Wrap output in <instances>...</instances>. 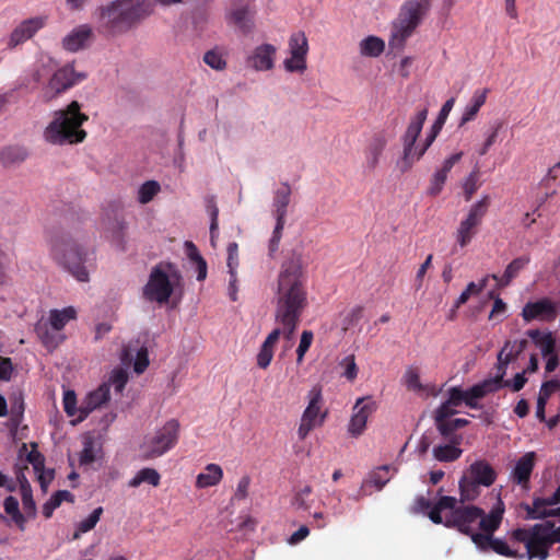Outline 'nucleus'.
Segmentation results:
<instances>
[{"label":"nucleus","instance_id":"1","mask_svg":"<svg viewBox=\"0 0 560 560\" xmlns=\"http://www.w3.org/2000/svg\"><path fill=\"white\" fill-rule=\"evenodd\" d=\"M307 305L302 254L293 250L281 265L276 292L275 320L283 328L285 340H292Z\"/></svg>","mask_w":560,"mask_h":560},{"label":"nucleus","instance_id":"2","mask_svg":"<svg viewBox=\"0 0 560 560\" xmlns=\"http://www.w3.org/2000/svg\"><path fill=\"white\" fill-rule=\"evenodd\" d=\"M88 120L89 116L82 112V105L72 101L65 108L52 113L51 120L43 131V138L54 145L81 143L86 138L82 126Z\"/></svg>","mask_w":560,"mask_h":560},{"label":"nucleus","instance_id":"3","mask_svg":"<svg viewBox=\"0 0 560 560\" xmlns=\"http://www.w3.org/2000/svg\"><path fill=\"white\" fill-rule=\"evenodd\" d=\"M510 539L514 542L524 544L526 559L547 560L549 550L556 542H560V526L546 521L535 524L528 528H515L510 533Z\"/></svg>","mask_w":560,"mask_h":560},{"label":"nucleus","instance_id":"4","mask_svg":"<svg viewBox=\"0 0 560 560\" xmlns=\"http://www.w3.org/2000/svg\"><path fill=\"white\" fill-rule=\"evenodd\" d=\"M183 291V276L178 268L170 262H161L152 268L148 282L142 289L143 299L148 302L166 304L170 299Z\"/></svg>","mask_w":560,"mask_h":560},{"label":"nucleus","instance_id":"5","mask_svg":"<svg viewBox=\"0 0 560 560\" xmlns=\"http://www.w3.org/2000/svg\"><path fill=\"white\" fill-rule=\"evenodd\" d=\"M504 512L505 505L499 495L497 503L489 512V520L487 524H485L486 530L482 535H475L472 542L482 552L493 551L503 557L524 559L526 558V552L520 553L517 550L510 548L505 540L494 537L495 530L501 526Z\"/></svg>","mask_w":560,"mask_h":560},{"label":"nucleus","instance_id":"6","mask_svg":"<svg viewBox=\"0 0 560 560\" xmlns=\"http://www.w3.org/2000/svg\"><path fill=\"white\" fill-rule=\"evenodd\" d=\"M75 318L77 310L73 306L52 308L46 317L38 320L35 331L44 346L52 350L65 340L66 336L62 330Z\"/></svg>","mask_w":560,"mask_h":560},{"label":"nucleus","instance_id":"7","mask_svg":"<svg viewBox=\"0 0 560 560\" xmlns=\"http://www.w3.org/2000/svg\"><path fill=\"white\" fill-rule=\"evenodd\" d=\"M120 361L124 366L114 369L104 384H108V388H114L116 395H120L128 382L127 368L132 364L133 371L141 374L149 365L148 350L140 346L138 341L129 342L124 347L120 353Z\"/></svg>","mask_w":560,"mask_h":560},{"label":"nucleus","instance_id":"8","mask_svg":"<svg viewBox=\"0 0 560 560\" xmlns=\"http://www.w3.org/2000/svg\"><path fill=\"white\" fill-rule=\"evenodd\" d=\"M489 520V513L476 505H454L451 512L446 514L444 526L457 529L459 533L469 536L482 535Z\"/></svg>","mask_w":560,"mask_h":560},{"label":"nucleus","instance_id":"9","mask_svg":"<svg viewBox=\"0 0 560 560\" xmlns=\"http://www.w3.org/2000/svg\"><path fill=\"white\" fill-rule=\"evenodd\" d=\"M54 259L80 282H88L90 273L84 266L86 250L70 238L57 241L51 248Z\"/></svg>","mask_w":560,"mask_h":560},{"label":"nucleus","instance_id":"10","mask_svg":"<svg viewBox=\"0 0 560 560\" xmlns=\"http://www.w3.org/2000/svg\"><path fill=\"white\" fill-rule=\"evenodd\" d=\"M96 27L107 34H119L136 26L120 0H112L97 7L93 12Z\"/></svg>","mask_w":560,"mask_h":560},{"label":"nucleus","instance_id":"11","mask_svg":"<svg viewBox=\"0 0 560 560\" xmlns=\"http://www.w3.org/2000/svg\"><path fill=\"white\" fill-rule=\"evenodd\" d=\"M425 14L420 4H418V0L406 1L393 24L389 45L397 48L404 47L406 39L411 36Z\"/></svg>","mask_w":560,"mask_h":560},{"label":"nucleus","instance_id":"12","mask_svg":"<svg viewBox=\"0 0 560 560\" xmlns=\"http://www.w3.org/2000/svg\"><path fill=\"white\" fill-rule=\"evenodd\" d=\"M179 423L172 419L144 438L141 454L144 458H156L172 450L178 440Z\"/></svg>","mask_w":560,"mask_h":560},{"label":"nucleus","instance_id":"13","mask_svg":"<svg viewBox=\"0 0 560 560\" xmlns=\"http://www.w3.org/2000/svg\"><path fill=\"white\" fill-rule=\"evenodd\" d=\"M323 395L319 386H314L308 392V404L302 413L301 422L298 429L300 440H305L312 430L320 427L326 417L327 411H322Z\"/></svg>","mask_w":560,"mask_h":560},{"label":"nucleus","instance_id":"14","mask_svg":"<svg viewBox=\"0 0 560 560\" xmlns=\"http://www.w3.org/2000/svg\"><path fill=\"white\" fill-rule=\"evenodd\" d=\"M86 78L84 72H78L71 65L58 69L45 86L42 97L44 102H50L63 92L80 83Z\"/></svg>","mask_w":560,"mask_h":560},{"label":"nucleus","instance_id":"15","mask_svg":"<svg viewBox=\"0 0 560 560\" xmlns=\"http://www.w3.org/2000/svg\"><path fill=\"white\" fill-rule=\"evenodd\" d=\"M490 206L489 196H483L479 201L471 206L467 217L462 220L456 232V241L460 247L467 246L477 234L483 217Z\"/></svg>","mask_w":560,"mask_h":560},{"label":"nucleus","instance_id":"16","mask_svg":"<svg viewBox=\"0 0 560 560\" xmlns=\"http://www.w3.org/2000/svg\"><path fill=\"white\" fill-rule=\"evenodd\" d=\"M291 188L289 184H282L277 189L273 198V212L276 217V226L272 232V236L269 242V252L272 255L279 248L280 240L282 237V231L285 223L287 208L290 202Z\"/></svg>","mask_w":560,"mask_h":560},{"label":"nucleus","instance_id":"17","mask_svg":"<svg viewBox=\"0 0 560 560\" xmlns=\"http://www.w3.org/2000/svg\"><path fill=\"white\" fill-rule=\"evenodd\" d=\"M290 58L283 61L288 72L302 73L306 70V56L308 52V40L304 32L293 33L289 38Z\"/></svg>","mask_w":560,"mask_h":560},{"label":"nucleus","instance_id":"18","mask_svg":"<svg viewBox=\"0 0 560 560\" xmlns=\"http://www.w3.org/2000/svg\"><path fill=\"white\" fill-rule=\"evenodd\" d=\"M22 467L32 465L37 480L40 485L42 490L45 492L54 479V471L51 469L44 468V457L36 450V445L32 444L31 450L26 444H23L19 451V463Z\"/></svg>","mask_w":560,"mask_h":560},{"label":"nucleus","instance_id":"19","mask_svg":"<svg viewBox=\"0 0 560 560\" xmlns=\"http://www.w3.org/2000/svg\"><path fill=\"white\" fill-rule=\"evenodd\" d=\"M47 15H36L21 21L11 32L8 47L13 49L33 38L47 24Z\"/></svg>","mask_w":560,"mask_h":560},{"label":"nucleus","instance_id":"20","mask_svg":"<svg viewBox=\"0 0 560 560\" xmlns=\"http://www.w3.org/2000/svg\"><path fill=\"white\" fill-rule=\"evenodd\" d=\"M376 410V404L371 397L359 398L353 408L348 424V432L351 436H360L365 428L369 417Z\"/></svg>","mask_w":560,"mask_h":560},{"label":"nucleus","instance_id":"21","mask_svg":"<svg viewBox=\"0 0 560 560\" xmlns=\"http://www.w3.org/2000/svg\"><path fill=\"white\" fill-rule=\"evenodd\" d=\"M228 287L226 292L231 301L237 300V293L240 290L237 268H238V246L236 243H230L228 248Z\"/></svg>","mask_w":560,"mask_h":560},{"label":"nucleus","instance_id":"22","mask_svg":"<svg viewBox=\"0 0 560 560\" xmlns=\"http://www.w3.org/2000/svg\"><path fill=\"white\" fill-rule=\"evenodd\" d=\"M434 142V136L433 135H427L425 139L420 143H415L410 147L409 155L407 156V149L404 147L402 150V156L397 162V166L401 173H406L416 162H418L427 152V150L432 145Z\"/></svg>","mask_w":560,"mask_h":560},{"label":"nucleus","instance_id":"23","mask_svg":"<svg viewBox=\"0 0 560 560\" xmlns=\"http://www.w3.org/2000/svg\"><path fill=\"white\" fill-rule=\"evenodd\" d=\"M465 475L469 477L470 480H474L483 487L492 486L497 479V471L485 459L474 462L468 467Z\"/></svg>","mask_w":560,"mask_h":560},{"label":"nucleus","instance_id":"24","mask_svg":"<svg viewBox=\"0 0 560 560\" xmlns=\"http://www.w3.org/2000/svg\"><path fill=\"white\" fill-rule=\"evenodd\" d=\"M522 316L526 322L537 318L550 320L556 316V308L550 300L542 299L536 302H528L522 311Z\"/></svg>","mask_w":560,"mask_h":560},{"label":"nucleus","instance_id":"25","mask_svg":"<svg viewBox=\"0 0 560 560\" xmlns=\"http://www.w3.org/2000/svg\"><path fill=\"white\" fill-rule=\"evenodd\" d=\"M92 37V28L88 24L74 27L62 39V46L68 51H78L88 46Z\"/></svg>","mask_w":560,"mask_h":560},{"label":"nucleus","instance_id":"26","mask_svg":"<svg viewBox=\"0 0 560 560\" xmlns=\"http://www.w3.org/2000/svg\"><path fill=\"white\" fill-rule=\"evenodd\" d=\"M135 25L154 13V0H120Z\"/></svg>","mask_w":560,"mask_h":560},{"label":"nucleus","instance_id":"27","mask_svg":"<svg viewBox=\"0 0 560 560\" xmlns=\"http://www.w3.org/2000/svg\"><path fill=\"white\" fill-rule=\"evenodd\" d=\"M276 54L277 48L271 44H262L256 47L249 58L252 67L257 71L271 70L275 66Z\"/></svg>","mask_w":560,"mask_h":560},{"label":"nucleus","instance_id":"28","mask_svg":"<svg viewBox=\"0 0 560 560\" xmlns=\"http://www.w3.org/2000/svg\"><path fill=\"white\" fill-rule=\"evenodd\" d=\"M281 335L283 336V328L280 326H277L276 328H273L270 331V334L267 336V338L262 342V345L259 349V352L257 354V358H256L257 366L259 369L265 370L270 365L271 360L273 358L276 345L278 343Z\"/></svg>","mask_w":560,"mask_h":560},{"label":"nucleus","instance_id":"29","mask_svg":"<svg viewBox=\"0 0 560 560\" xmlns=\"http://www.w3.org/2000/svg\"><path fill=\"white\" fill-rule=\"evenodd\" d=\"M535 466V453L528 452L523 455L517 462L512 471V480L522 486L524 489H528L529 479Z\"/></svg>","mask_w":560,"mask_h":560},{"label":"nucleus","instance_id":"30","mask_svg":"<svg viewBox=\"0 0 560 560\" xmlns=\"http://www.w3.org/2000/svg\"><path fill=\"white\" fill-rule=\"evenodd\" d=\"M428 116V109L423 108L419 110L409 121L405 133L401 137L402 147L407 149V156L410 152V147L413 145L423 128V124Z\"/></svg>","mask_w":560,"mask_h":560},{"label":"nucleus","instance_id":"31","mask_svg":"<svg viewBox=\"0 0 560 560\" xmlns=\"http://www.w3.org/2000/svg\"><path fill=\"white\" fill-rule=\"evenodd\" d=\"M387 144V139L382 132L373 135L365 150V163L369 170L373 171L378 165L381 155Z\"/></svg>","mask_w":560,"mask_h":560},{"label":"nucleus","instance_id":"32","mask_svg":"<svg viewBox=\"0 0 560 560\" xmlns=\"http://www.w3.org/2000/svg\"><path fill=\"white\" fill-rule=\"evenodd\" d=\"M223 479V469L218 464H208L196 476L195 487L208 489L218 486Z\"/></svg>","mask_w":560,"mask_h":560},{"label":"nucleus","instance_id":"33","mask_svg":"<svg viewBox=\"0 0 560 560\" xmlns=\"http://www.w3.org/2000/svg\"><path fill=\"white\" fill-rule=\"evenodd\" d=\"M439 433L447 442L462 443V434H457L456 431L468 425L469 421L464 418L448 419L441 422H434Z\"/></svg>","mask_w":560,"mask_h":560},{"label":"nucleus","instance_id":"34","mask_svg":"<svg viewBox=\"0 0 560 560\" xmlns=\"http://www.w3.org/2000/svg\"><path fill=\"white\" fill-rule=\"evenodd\" d=\"M108 384L100 385L95 390L90 392L83 399V416H89L93 410L102 407L110 399Z\"/></svg>","mask_w":560,"mask_h":560},{"label":"nucleus","instance_id":"35","mask_svg":"<svg viewBox=\"0 0 560 560\" xmlns=\"http://www.w3.org/2000/svg\"><path fill=\"white\" fill-rule=\"evenodd\" d=\"M225 20L229 26L243 30L245 27V0H228Z\"/></svg>","mask_w":560,"mask_h":560},{"label":"nucleus","instance_id":"36","mask_svg":"<svg viewBox=\"0 0 560 560\" xmlns=\"http://www.w3.org/2000/svg\"><path fill=\"white\" fill-rule=\"evenodd\" d=\"M530 257L524 255L513 259L508 266L502 277L492 275V279L498 281V285L501 288L508 287L513 279H515L520 272L529 264Z\"/></svg>","mask_w":560,"mask_h":560},{"label":"nucleus","instance_id":"37","mask_svg":"<svg viewBox=\"0 0 560 560\" xmlns=\"http://www.w3.org/2000/svg\"><path fill=\"white\" fill-rule=\"evenodd\" d=\"M489 89L476 90L469 104L465 107L460 118V125H465L475 119L480 108L485 105Z\"/></svg>","mask_w":560,"mask_h":560},{"label":"nucleus","instance_id":"38","mask_svg":"<svg viewBox=\"0 0 560 560\" xmlns=\"http://www.w3.org/2000/svg\"><path fill=\"white\" fill-rule=\"evenodd\" d=\"M526 335L539 347L542 357L556 353V339L552 332H541L539 329H529Z\"/></svg>","mask_w":560,"mask_h":560},{"label":"nucleus","instance_id":"39","mask_svg":"<svg viewBox=\"0 0 560 560\" xmlns=\"http://www.w3.org/2000/svg\"><path fill=\"white\" fill-rule=\"evenodd\" d=\"M24 469H27V466L22 467L20 464H16V479L20 483V492L22 495L23 508L26 512L34 514L35 502L33 500L31 485L24 475Z\"/></svg>","mask_w":560,"mask_h":560},{"label":"nucleus","instance_id":"40","mask_svg":"<svg viewBox=\"0 0 560 560\" xmlns=\"http://www.w3.org/2000/svg\"><path fill=\"white\" fill-rule=\"evenodd\" d=\"M62 405L65 412L68 417L74 418L72 423L81 422L83 421L86 416H83V400L81 401L80 406H77V395L71 389H66L63 392V398H62Z\"/></svg>","mask_w":560,"mask_h":560},{"label":"nucleus","instance_id":"41","mask_svg":"<svg viewBox=\"0 0 560 560\" xmlns=\"http://www.w3.org/2000/svg\"><path fill=\"white\" fill-rule=\"evenodd\" d=\"M457 503L456 498L450 497V495H443L439 499V501L429 509L428 516L434 524H443L445 520H443L442 511L450 510L454 508V505Z\"/></svg>","mask_w":560,"mask_h":560},{"label":"nucleus","instance_id":"42","mask_svg":"<svg viewBox=\"0 0 560 560\" xmlns=\"http://www.w3.org/2000/svg\"><path fill=\"white\" fill-rule=\"evenodd\" d=\"M460 443L448 442L444 445H438L433 448V456L439 462L450 463L458 459L463 453L459 448Z\"/></svg>","mask_w":560,"mask_h":560},{"label":"nucleus","instance_id":"43","mask_svg":"<svg viewBox=\"0 0 560 560\" xmlns=\"http://www.w3.org/2000/svg\"><path fill=\"white\" fill-rule=\"evenodd\" d=\"M161 476L154 468H142L129 480L128 486L137 488L142 483H148L152 487L160 485Z\"/></svg>","mask_w":560,"mask_h":560},{"label":"nucleus","instance_id":"44","mask_svg":"<svg viewBox=\"0 0 560 560\" xmlns=\"http://www.w3.org/2000/svg\"><path fill=\"white\" fill-rule=\"evenodd\" d=\"M27 150L22 145H9L0 151V160L4 165L18 164L26 160Z\"/></svg>","mask_w":560,"mask_h":560},{"label":"nucleus","instance_id":"45","mask_svg":"<svg viewBox=\"0 0 560 560\" xmlns=\"http://www.w3.org/2000/svg\"><path fill=\"white\" fill-rule=\"evenodd\" d=\"M389 470L390 466L388 465L377 467L376 469L369 474L368 478L364 480L362 485V488L373 486L377 490H382L383 487L390 480Z\"/></svg>","mask_w":560,"mask_h":560},{"label":"nucleus","instance_id":"46","mask_svg":"<svg viewBox=\"0 0 560 560\" xmlns=\"http://www.w3.org/2000/svg\"><path fill=\"white\" fill-rule=\"evenodd\" d=\"M101 446L92 438L86 436L83 440V448L80 452L79 460L81 465H90L98 459Z\"/></svg>","mask_w":560,"mask_h":560},{"label":"nucleus","instance_id":"47","mask_svg":"<svg viewBox=\"0 0 560 560\" xmlns=\"http://www.w3.org/2000/svg\"><path fill=\"white\" fill-rule=\"evenodd\" d=\"M480 487L481 485L470 480L469 477L464 474L459 479L460 502L475 501L480 495Z\"/></svg>","mask_w":560,"mask_h":560},{"label":"nucleus","instance_id":"48","mask_svg":"<svg viewBox=\"0 0 560 560\" xmlns=\"http://www.w3.org/2000/svg\"><path fill=\"white\" fill-rule=\"evenodd\" d=\"M161 192V185L156 180H147L137 190V201L140 205L151 202Z\"/></svg>","mask_w":560,"mask_h":560},{"label":"nucleus","instance_id":"49","mask_svg":"<svg viewBox=\"0 0 560 560\" xmlns=\"http://www.w3.org/2000/svg\"><path fill=\"white\" fill-rule=\"evenodd\" d=\"M385 48L383 39L376 36H368L360 43V52L368 57H378Z\"/></svg>","mask_w":560,"mask_h":560},{"label":"nucleus","instance_id":"50","mask_svg":"<svg viewBox=\"0 0 560 560\" xmlns=\"http://www.w3.org/2000/svg\"><path fill=\"white\" fill-rule=\"evenodd\" d=\"M103 514V508H96L86 518L82 520L77 525V529L73 534V538L78 539L82 534L93 529L98 523L101 515Z\"/></svg>","mask_w":560,"mask_h":560},{"label":"nucleus","instance_id":"51","mask_svg":"<svg viewBox=\"0 0 560 560\" xmlns=\"http://www.w3.org/2000/svg\"><path fill=\"white\" fill-rule=\"evenodd\" d=\"M520 506L526 512L525 520H546L549 517V509L546 505H537L536 508V498L532 504L523 502Z\"/></svg>","mask_w":560,"mask_h":560},{"label":"nucleus","instance_id":"52","mask_svg":"<svg viewBox=\"0 0 560 560\" xmlns=\"http://www.w3.org/2000/svg\"><path fill=\"white\" fill-rule=\"evenodd\" d=\"M454 104H455L454 97H451L443 104L436 120L434 121V124L431 127L430 132L428 133V135H433L434 140L436 139L439 132L441 131L443 125L445 124V120H446L447 116L450 115Z\"/></svg>","mask_w":560,"mask_h":560},{"label":"nucleus","instance_id":"53","mask_svg":"<svg viewBox=\"0 0 560 560\" xmlns=\"http://www.w3.org/2000/svg\"><path fill=\"white\" fill-rule=\"evenodd\" d=\"M488 278H483L480 283L469 282L466 289L460 293L458 299L455 302V308H459L463 304H465L471 295H476L480 293L487 285Z\"/></svg>","mask_w":560,"mask_h":560},{"label":"nucleus","instance_id":"54","mask_svg":"<svg viewBox=\"0 0 560 560\" xmlns=\"http://www.w3.org/2000/svg\"><path fill=\"white\" fill-rule=\"evenodd\" d=\"M312 494V487L311 486H304L301 488L296 493L294 494L291 504L296 510H303L306 511L311 506V500L310 497Z\"/></svg>","mask_w":560,"mask_h":560},{"label":"nucleus","instance_id":"55","mask_svg":"<svg viewBox=\"0 0 560 560\" xmlns=\"http://www.w3.org/2000/svg\"><path fill=\"white\" fill-rule=\"evenodd\" d=\"M477 385L481 389L482 394L487 396L488 394L498 392L504 386H510V381H502V375H495L494 377L487 378Z\"/></svg>","mask_w":560,"mask_h":560},{"label":"nucleus","instance_id":"56","mask_svg":"<svg viewBox=\"0 0 560 560\" xmlns=\"http://www.w3.org/2000/svg\"><path fill=\"white\" fill-rule=\"evenodd\" d=\"M314 339V334L312 330H303L300 339V343L296 348V363L302 364L304 361V357L308 349L311 348Z\"/></svg>","mask_w":560,"mask_h":560},{"label":"nucleus","instance_id":"57","mask_svg":"<svg viewBox=\"0 0 560 560\" xmlns=\"http://www.w3.org/2000/svg\"><path fill=\"white\" fill-rule=\"evenodd\" d=\"M509 347H510V341H506L504 347L498 353V364H497V374L495 375H502V381H504L508 365L512 361H514L512 355L508 352Z\"/></svg>","mask_w":560,"mask_h":560},{"label":"nucleus","instance_id":"58","mask_svg":"<svg viewBox=\"0 0 560 560\" xmlns=\"http://www.w3.org/2000/svg\"><path fill=\"white\" fill-rule=\"evenodd\" d=\"M404 383L409 390L421 392L423 386L420 382V376L417 369L409 368L404 375Z\"/></svg>","mask_w":560,"mask_h":560},{"label":"nucleus","instance_id":"59","mask_svg":"<svg viewBox=\"0 0 560 560\" xmlns=\"http://www.w3.org/2000/svg\"><path fill=\"white\" fill-rule=\"evenodd\" d=\"M4 510L8 514H10L12 516V518L14 520L15 523H18L20 525V527L23 529V524H24V517L23 515L20 513L19 511V502L15 498L13 497H8L5 500H4Z\"/></svg>","mask_w":560,"mask_h":560},{"label":"nucleus","instance_id":"60","mask_svg":"<svg viewBox=\"0 0 560 560\" xmlns=\"http://www.w3.org/2000/svg\"><path fill=\"white\" fill-rule=\"evenodd\" d=\"M203 61L214 70H223L226 66L222 54L217 50L207 51Z\"/></svg>","mask_w":560,"mask_h":560},{"label":"nucleus","instance_id":"61","mask_svg":"<svg viewBox=\"0 0 560 560\" xmlns=\"http://www.w3.org/2000/svg\"><path fill=\"white\" fill-rule=\"evenodd\" d=\"M456 407L448 401H444L434 412V422H441L444 420L452 419L457 413Z\"/></svg>","mask_w":560,"mask_h":560},{"label":"nucleus","instance_id":"62","mask_svg":"<svg viewBox=\"0 0 560 560\" xmlns=\"http://www.w3.org/2000/svg\"><path fill=\"white\" fill-rule=\"evenodd\" d=\"M446 178L447 176L445 174L441 173L440 171H436L430 180L428 194L430 196H438L442 191Z\"/></svg>","mask_w":560,"mask_h":560},{"label":"nucleus","instance_id":"63","mask_svg":"<svg viewBox=\"0 0 560 560\" xmlns=\"http://www.w3.org/2000/svg\"><path fill=\"white\" fill-rule=\"evenodd\" d=\"M557 390H560V381L549 380L541 384L538 396L548 400Z\"/></svg>","mask_w":560,"mask_h":560},{"label":"nucleus","instance_id":"64","mask_svg":"<svg viewBox=\"0 0 560 560\" xmlns=\"http://www.w3.org/2000/svg\"><path fill=\"white\" fill-rule=\"evenodd\" d=\"M341 365L345 366L343 376L349 380L353 381L358 375V366L355 364L354 355H348L341 361Z\"/></svg>","mask_w":560,"mask_h":560}]
</instances>
